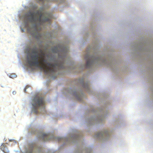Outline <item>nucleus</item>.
I'll return each mask as SVG.
<instances>
[{"label": "nucleus", "mask_w": 153, "mask_h": 153, "mask_svg": "<svg viewBox=\"0 0 153 153\" xmlns=\"http://www.w3.org/2000/svg\"><path fill=\"white\" fill-rule=\"evenodd\" d=\"M39 47L40 48H42V46H41V44H39Z\"/></svg>", "instance_id": "obj_17"}, {"label": "nucleus", "mask_w": 153, "mask_h": 153, "mask_svg": "<svg viewBox=\"0 0 153 153\" xmlns=\"http://www.w3.org/2000/svg\"><path fill=\"white\" fill-rule=\"evenodd\" d=\"M10 140L11 141H12V140Z\"/></svg>", "instance_id": "obj_20"}, {"label": "nucleus", "mask_w": 153, "mask_h": 153, "mask_svg": "<svg viewBox=\"0 0 153 153\" xmlns=\"http://www.w3.org/2000/svg\"><path fill=\"white\" fill-rule=\"evenodd\" d=\"M132 53L139 54H145L146 53L145 52H149L150 49H147V46L143 44L142 42L137 41L134 43L131 47Z\"/></svg>", "instance_id": "obj_7"}, {"label": "nucleus", "mask_w": 153, "mask_h": 153, "mask_svg": "<svg viewBox=\"0 0 153 153\" xmlns=\"http://www.w3.org/2000/svg\"><path fill=\"white\" fill-rule=\"evenodd\" d=\"M35 153H41V152L40 151V150L38 149L36 151V152Z\"/></svg>", "instance_id": "obj_15"}, {"label": "nucleus", "mask_w": 153, "mask_h": 153, "mask_svg": "<svg viewBox=\"0 0 153 153\" xmlns=\"http://www.w3.org/2000/svg\"><path fill=\"white\" fill-rule=\"evenodd\" d=\"M41 134V137L44 141H46L49 140H55L62 141L65 144H67L71 142L74 143L81 141L82 137L81 133L78 132H75L67 137L55 136L53 134L45 132H42Z\"/></svg>", "instance_id": "obj_4"}, {"label": "nucleus", "mask_w": 153, "mask_h": 153, "mask_svg": "<svg viewBox=\"0 0 153 153\" xmlns=\"http://www.w3.org/2000/svg\"><path fill=\"white\" fill-rule=\"evenodd\" d=\"M78 82L80 83L84 88H85L88 90H90V87L89 84V82L88 81H86L84 83V80L82 78H80L78 79Z\"/></svg>", "instance_id": "obj_10"}, {"label": "nucleus", "mask_w": 153, "mask_h": 153, "mask_svg": "<svg viewBox=\"0 0 153 153\" xmlns=\"http://www.w3.org/2000/svg\"><path fill=\"white\" fill-rule=\"evenodd\" d=\"M85 58L87 60L86 66L92 68L97 65H106L113 68L115 63L112 57L113 50L107 49L104 52H101L98 42L96 39L86 51Z\"/></svg>", "instance_id": "obj_3"}, {"label": "nucleus", "mask_w": 153, "mask_h": 153, "mask_svg": "<svg viewBox=\"0 0 153 153\" xmlns=\"http://www.w3.org/2000/svg\"><path fill=\"white\" fill-rule=\"evenodd\" d=\"M45 100L43 98L35 97L32 101L33 113H36L38 110L43 111L45 110Z\"/></svg>", "instance_id": "obj_6"}, {"label": "nucleus", "mask_w": 153, "mask_h": 153, "mask_svg": "<svg viewBox=\"0 0 153 153\" xmlns=\"http://www.w3.org/2000/svg\"><path fill=\"white\" fill-rule=\"evenodd\" d=\"M84 67V65L82 63H79L78 64L77 66L74 68L75 69L77 70V71H78L79 70H80L82 69Z\"/></svg>", "instance_id": "obj_12"}, {"label": "nucleus", "mask_w": 153, "mask_h": 153, "mask_svg": "<svg viewBox=\"0 0 153 153\" xmlns=\"http://www.w3.org/2000/svg\"><path fill=\"white\" fill-rule=\"evenodd\" d=\"M5 147L4 145L3 144H2L1 146V149L4 152H5V151H6V150H5Z\"/></svg>", "instance_id": "obj_13"}, {"label": "nucleus", "mask_w": 153, "mask_h": 153, "mask_svg": "<svg viewBox=\"0 0 153 153\" xmlns=\"http://www.w3.org/2000/svg\"><path fill=\"white\" fill-rule=\"evenodd\" d=\"M9 77L11 78H13L16 77V76L12 74H10L9 75Z\"/></svg>", "instance_id": "obj_14"}, {"label": "nucleus", "mask_w": 153, "mask_h": 153, "mask_svg": "<svg viewBox=\"0 0 153 153\" xmlns=\"http://www.w3.org/2000/svg\"><path fill=\"white\" fill-rule=\"evenodd\" d=\"M21 29L23 32H24V29H23L22 28H21Z\"/></svg>", "instance_id": "obj_18"}, {"label": "nucleus", "mask_w": 153, "mask_h": 153, "mask_svg": "<svg viewBox=\"0 0 153 153\" xmlns=\"http://www.w3.org/2000/svg\"><path fill=\"white\" fill-rule=\"evenodd\" d=\"M44 44L43 51L39 49L36 45H27L25 49L26 61L28 66L43 69L54 79L56 76L55 71L63 68L64 62L70 61L67 53L69 48L65 42H59L54 47L52 46L54 44L53 42L48 41Z\"/></svg>", "instance_id": "obj_1"}, {"label": "nucleus", "mask_w": 153, "mask_h": 153, "mask_svg": "<svg viewBox=\"0 0 153 153\" xmlns=\"http://www.w3.org/2000/svg\"><path fill=\"white\" fill-rule=\"evenodd\" d=\"M75 153H91V149L87 146H83L82 149L78 148Z\"/></svg>", "instance_id": "obj_9"}, {"label": "nucleus", "mask_w": 153, "mask_h": 153, "mask_svg": "<svg viewBox=\"0 0 153 153\" xmlns=\"http://www.w3.org/2000/svg\"><path fill=\"white\" fill-rule=\"evenodd\" d=\"M24 91H25V92H26V91H27V90H26V89L25 88V89H24Z\"/></svg>", "instance_id": "obj_19"}, {"label": "nucleus", "mask_w": 153, "mask_h": 153, "mask_svg": "<svg viewBox=\"0 0 153 153\" xmlns=\"http://www.w3.org/2000/svg\"><path fill=\"white\" fill-rule=\"evenodd\" d=\"M98 112V117L92 116L88 118L86 121V123L89 125H92L97 124H102L105 121V119L108 115V111L103 109H99Z\"/></svg>", "instance_id": "obj_5"}, {"label": "nucleus", "mask_w": 153, "mask_h": 153, "mask_svg": "<svg viewBox=\"0 0 153 153\" xmlns=\"http://www.w3.org/2000/svg\"><path fill=\"white\" fill-rule=\"evenodd\" d=\"M13 94H15L16 93V92L15 91H13Z\"/></svg>", "instance_id": "obj_16"}, {"label": "nucleus", "mask_w": 153, "mask_h": 153, "mask_svg": "<svg viewBox=\"0 0 153 153\" xmlns=\"http://www.w3.org/2000/svg\"><path fill=\"white\" fill-rule=\"evenodd\" d=\"M52 17L51 13L48 12H43L42 8H40L33 12L29 11L25 13L22 18L24 20L25 26L27 28V31L38 41H40L42 36L45 39H49L55 37L56 35V33L53 31L46 32L42 34L38 31L41 29L40 26Z\"/></svg>", "instance_id": "obj_2"}, {"label": "nucleus", "mask_w": 153, "mask_h": 153, "mask_svg": "<svg viewBox=\"0 0 153 153\" xmlns=\"http://www.w3.org/2000/svg\"><path fill=\"white\" fill-rule=\"evenodd\" d=\"M110 133L106 130H104L98 132L95 135V137L104 142L106 141L110 138Z\"/></svg>", "instance_id": "obj_8"}, {"label": "nucleus", "mask_w": 153, "mask_h": 153, "mask_svg": "<svg viewBox=\"0 0 153 153\" xmlns=\"http://www.w3.org/2000/svg\"><path fill=\"white\" fill-rule=\"evenodd\" d=\"M70 92L71 94H74L79 100V99L80 97L82 94V91L79 90V91H77L74 89L72 90Z\"/></svg>", "instance_id": "obj_11"}]
</instances>
